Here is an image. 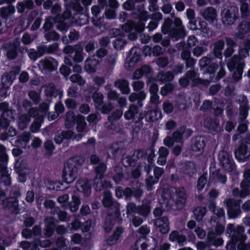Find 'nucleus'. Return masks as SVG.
<instances>
[{
	"label": "nucleus",
	"mask_w": 250,
	"mask_h": 250,
	"mask_svg": "<svg viewBox=\"0 0 250 250\" xmlns=\"http://www.w3.org/2000/svg\"><path fill=\"white\" fill-rule=\"evenodd\" d=\"M180 238H182L183 240H184L185 239V236L184 235H180L177 231H172L169 234V240L171 242L179 241Z\"/></svg>",
	"instance_id": "57"
},
{
	"label": "nucleus",
	"mask_w": 250,
	"mask_h": 250,
	"mask_svg": "<svg viewBox=\"0 0 250 250\" xmlns=\"http://www.w3.org/2000/svg\"><path fill=\"white\" fill-rule=\"evenodd\" d=\"M218 160L222 167L228 172H232L236 168V165L231 154L225 150L219 152Z\"/></svg>",
	"instance_id": "8"
},
{
	"label": "nucleus",
	"mask_w": 250,
	"mask_h": 250,
	"mask_svg": "<svg viewBox=\"0 0 250 250\" xmlns=\"http://www.w3.org/2000/svg\"><path fill=\"white\" fill-rule=\"evenodd\" d=\"M174 78V75L171 71H167L163 74L161 76V81L163 83L169 82Z\"/></svg>",
	"instance_id": "53"
},
{
	"label": "nucleus",
	"mask_w": 250,
	"mask_h": 250,
	"mask_svg": "<svg viewBox=\"0 0 250 250\" xmlns=\"http://www.w3.org/2000/svg\"><path fill=\"white\" fill-rule=\"evenodd\" d=\"M13 77L10 74L3 75L1 78L0 86L9 88L13 83Z\"/></svg>",
	"instance_id": "46"
},
{
	"label": "nucleus",
	"mask_w": 250,
	"mask_h": 250,
	"mask_svg": "<svg viewBox=\"0 0 250 250\" xmlns=\"http://www.w3.org/2000/svg\"><path fill=\"white\" fill-rule=\"evenodd\" d=\"M238 33L236 34L237 38L243 39L244 35L250 31V21H242L237 27Z\"/></svg>",
	"instance_id": "23"
},
{
	"label": "nucleus",
	"mask_w": 250,
	"mask_h": 250,
	"mask_svg": "<svg viewBox=\"0 0 250 250\" xmlns=\"http://www.w3.org/2000/svg\"><path fill=\"white\" fill-rule=\"evenodd\" d=\"M97 62L94 59L88 58L85 61V69L89 73H93L95 72V66Z\"/></svg>",
	"instance_id": "45"
},
{
	"label": "nucleus",
	"mask_w": 250,
	"mask_h": 250,
	"mask_svg": "<svg viewBox=\"0 0 250 250\" xmlns=\"http://www.w3.org/2000/svg\"><path fill=\"white\" fill-rule=\"evenodd\" d=\"M185 132V128L183 126H180L173 132L172 137L175 142L180 143L182 141Z\"/></svg>",
	"instance_id": "41"
},
{
	"label": "nucleus",
	"mask_w": 250,
	"mask_h": 250,
	"mask_svg": "<svg viewBox=\"0 0 250 250\" xmlns=\"http://www.w3.org/2000/svg\"><path fill=\"white\" fill-rule=\"evenodd\" d=\"M195 164L193 162H187L183 167V172L186 175L191 176L195 173Z\"/></svg>",
	"instance_id": "39"
},
{
	"label": "nucleus",
	"mask_w": 250,
	"mask_h": 250,
	"mask_svg": "<svg viewBox=\"0 0 250 250\" xmlns=\"http://www.w3.org/2000/svg\"><path fill=\"white\" fill-rule=\"evenodd\" d=\"M102 204L103 206L106 208L114 209V210L116 208H118L116 206L117 203L113 201L112 193L107 189L104 191Z\"/></svg>",
	"instance_id": "18"
},
{
	"label": "nucleus",
	"mask_w": 250,
	"mask_h": 250,
	"mask_svg": "<svg viewBox=\"0 0 250 250\" xmlns=\"http://www.w3.org/2000/svg\"><path fill=\"white\" fill-rule=\"evenodd\" d=\"M236 159L239 162H245L250 157V136L241 139L234 150Z\"/></svg>",
	"instance_id": "2"
},
{
	"label": "nucleus",
	"mask_w": 250,
	"mask_h": 250,
	"mask_svg": "<svg viewBox=\"0 0 250 250\" xmlns=\"http://www.w3.org/2000/svg\"><path fill=\"white\" fill-rule=\"evenodd\" d=\"M240 188H241L240 197H244L248 196L250 194V180H243L240 183Z\"/></svg>",
	"instance_id": "35"
},
{
	"label": "nucleus",
	"mask_w": 250,
	"mask_h": 250,
	"mask_svg": "<svg viewBox=\"0 0 250 250\" xmlns=\"http://www.w3.org/2000/svg\"><path fill=\"white\" fill-rule=\"evenodd\" d=\"M92 184V181L83 178L77 181L76 186L79 192L83 193L85 197H88L91 193Z\"/></svg>",
	"instance_id": "11"
},
{
	"label": "nucleus",
	"mask_w": 250,
	"mask_h": 250,
	"mask_svg": "<svg viewBox=\"0 0 250 250\" xmlns=\"http://www.w3.org/2000/svg\"><path fill=\"white\" fill-rule=\"evenodd\" d=\"M173 24V21L172 19L169 18H166L164 22L161 26V31L162 33L164 35H166L167 34H169L170 32V31L172 30L173 28H172V26Z\"/></svg>",
	"instance_id": "38"
},
{
	"label": "nucleus",
	"mask_w": 250,
	"mask_h": 250,
	"mask_svg": "<svg viewBox=\"0 0 250 250\" xmlns=\"http://www.w3.org/2000/svg\"><path fill=\"white\" fill-rule=\"evenodd\" d=\"M89 94H92V98L95 104L100 106L103 103L104 96L101 92H97L98 88L94 86H90L88 88Z\"/></svg>",
	"instance_id": "21"
},
{
	"label": "nucleus",
	"mask_w": 250,
	"mask_h": 250,
	"mask_svg": "<svg viewBox=\"0 0 250 250\" xmlns=\"http://www.w3.org/2000/svg\"><path fill=\"white\" fill-rule=\"evenodd\" d=\"M64 103L66 108L69 109H74L77 106L76 100L72 98H67L64 101Z\"/></svg>",
	"instance_id": "63"
},
{
	"label": "nucleus",
	"mask_w": 250,
	"mask_h": 250,
	"mask_svg": "<svg viewBox=\"0 0 250 250\" xmlns=\"http://www.w3.org/2000/svg\"><path fill=\"white\" fill-rule=\"evenodd\" d=\"M151 69L149 66L145 65L141 69L134 71L133 74L134 79H139L144 75H147L151 72Z\"/></svg>",
	"instance_id": "34"
},
{
	"label": "nucleus",
	"mask_w": 250,
	"mask_h": 250,
	"mask_svg": "<svg viewBox=\"0 0 250 250\" xmlns=\"http://www.w3.org/2000/svg\"><path fill=\"white\" fill-rule=\"evenodd\" d=\"M240 238H236L235 236H233L230 238V241L227 244V250H236L237 244L238 250H244V243L247 239V236L242 235H240Z\"/></svg>",
	"instance_id": "13"
},
{
	"label": "nucleus",
	"mask_w": 250,
	"mask_h": 250,
	"mask_svg": "<svg viewBox=\"0 0 250 250\" xmlns=\"http://www.w3.org/2000/svg\"><path fill=\"white\" fill-rule=\"evenodd\" d=\"M216 216V217L214 220L219 221V222L225 221V210L223 208H219L216 210L215 212H213Z\"/></svg>",
	"instance_id": "61"
},
{
	"label": "nucleus",
	"mask_w": 250,
	"mask_h": 250,
	"mask_svg": "<svg viewBox=\"0 0 250 250\" xmlns=\"http://www.w3.org/2000/svg\"><path fill=\"white\" fill-rule=\"evenodd\" d=\"M157 180L154 179L152 176H149L146 179V188L147 191H151L153 189V185L157 183Z\"/></svg>",
	"instance_id": "56"
},
{
	"label": "nucleus",
	"mask_w": 250,
	"mask_h": 250,
	"mask_svg": "<svg viewBox=\"0 0 250 250\" xmlns=\"http://www.w3.org/2000/svg\"><path fill=\"white\" fill-rule=\"evenodd\" d=\"M44 93L47 98H52L58 97L61 94V91L56 88L53 83H51L46 85Z\"/></svg>",
	"instance_id": "26"
},
{
	"label": "nucleus",
	"mask_w": 250,
	"mask_h": 250,
	"mask_svg": "<svg viewBox=\"0 0 250 250\" xmlns=\"http://www.w3.org/2000/svg\"><path fill=\"white\" fill-rule=\"evenodd\" d=\"M216 58L208 55L200 60L199 64L204 74H214L219 67V61Z\"/></svg>",
	"instance_id": "4"
},
{
	"label": "nucleus",
	"mask_w": 250,
	"mask_h": 250,
	"mask_svg": "<svg viewBox=\"0 0 250 250\" xmlns=\"http://www.w3.org/2000/svg\"><path fill=\"white\" fill-rule=\"evenodd\" d=\"M169 35L172 39L178 41L180 39L184 38L187 36V33L185 28H173L170 31Z\"/></svg>",
	"instance_id": "31"
},
{
	"label": "nucleus",
	"mask_w": 250,
	"mask_h": 250,
	"mask_svg": "<svg viewBox=\"0 0 250 250\" xmlns=\"http://www.w3.org/2000/svg\"><path fill=\"white\" fill-rule=\"evenodd\" d=\"M164 209L157 207L153 210L154 217H157L154 220V225L159 228V231L163 234H167L170 230L169 219L167 216L161 217Z\"/></svg>",
	"instance_id": "3"
},
{
	"label": "nucleus",
	"mask_w": 250,
	"mask_h": 250,
	"mask_svg": "<svg viewBox=\"0 0 250 250\" xmlns=\"http://www.w3.org/2000/svg\"><path fill=\"white\" fill-rule=\"evenodd\" d=\"M70 80L72 83H77L80 86H83L85 83V81L79 74H74L70 77Z\"/></svg>",
	"instance_id": "48"
},
{
	"label": "nucleus",
	"mask_w": 250,
	"mask_h": 250,
	"mask_svg": "<svg viewBox=\"0 0 250 250\" xmlns=\"http://www.w3.org/2000/svg\"><path fill=\"white\" fill-rule=\"evenodd\" d=\"M209 181L211 182L220 183L225 184L227 181V177L223 174L220 169H215L212 171L211 167L209 168Z\"/></svg>",
	"instance_id": "17"
},
{
	"label": "nucleus",
	"mask_w": 250,
	"mask_h": 250,
	"mask_svg": "<svg viewBox=\"0 0 250 250\" xmlns=\"http://www.w3.org/2000/svg\"><path fill=\"white\" fill-rule=\"evenodd\" d=\"M8 161V156L5 152V147L4 146L0 145V163L7 164Z\"/></svg>",
	"instance_id": "55"
},
{
	"label": "nucleus",
	"mask_w": 250,
	"mask_h": 250,
	"mask_svg": "<svg viewBox=\"0 0 250 250\" xmlns=\"http://www.w3.org/2000/svg\"><path fill=\"white\" fill-rule=\"evenodd\" d=\"M207 209L205 207H198L193 210L194 218L197 222H201L203 217L206 215Z\"/></svg>",
	"instance_id": "36"
},
{
	"label": "nucleus",
	"mask_w": 250,
	"mask_h": 250,
	"mask_svg": "<svg viewBox=\"0 0 250 250\" xmlns=\"http://www.w3.org/2000/svg\"><path fill=\"white\" fill-rule=\"evenodd\" d=\"M29 98L35 104H39L40 101V95L35 90H31L28 93Z\"/></svg>",
	"instance_id": "62"
},
{
	"label": "nucleus",
	"mask_w": 250,
	"mask_h": 250,
	"mask_svg": "<svg viewBox=\"0 0 250 250\" xmlns=\"http://www.w3.org/2000/svg\"><path fill=\"white\" fill-rule=\"evenodd\" d=\"M40 63L42 69L46 72H53L56 70L58 65L57 61L51 57L42 60Z\"/></svg>",
	"instance_id": "19"
},
{
	"label": "nucleus",
	"mask_w": 250,
	"mask_h": 250,
	"mask_svg": "<svg viewBox=\"0 0 250 250\" xmlns=\"http://www.w3.org/2000/svg\"><path fill=\"white\" fill-rule=\"evenodd\" d=\"M139 108L137 105L135 104H131L128 110L125 112L124 117L127 120H130L132 119L135 121V117L136 115L138 114ZM137 122V121H135Z\"/></svg>",
	"instance_id": "27"
},
{
	"label": "nucleus",
	"mask_w": 250,
	"mask_h": 250,
	"mask_svg": "<svg viewBox=\"0 0 250 250\" xmlns=\"http://www.w3.org/2000/svg\"><path fill=\"white\" fill-rule=\"evenodd\" d=\"M76 124L77 125V131L79 132H83L85 127L86 123L84 121L83 117L82 116H81L79 119H78L77 122H76Z\"/></svg>",
	"instance_id": "58"
},
{
	"label": "nucleus",
	"mask_w": 250,
	"mask_h": 250,
	"mask_svg": "<svg viewBox=\"0 0 250 250\" xmlns=\"http://www.w3.org/2000/svg\"><path fill=\"white\" fill-rule=\"evenodd\" d=\"M129 53L132 56L129 60L128 64L130 66H134L141 59V56L140 50L138 48H132L130 50Z\"/></svg>",
	"instance_id": "29"
},
{
	"label": "nucleus",
	"mask_w": 250,
	"mask_h": 250,
	"mask_svg": "<svg viewBox=\"0 0 250 250\" xmlns=\"http://www.w3.org/2000/svg\"><path fill=\"white\" fill-rule=\"evenodd\" d=\"M125 229L123 227H117L113 234L106 239V243L108 246H112L122 240V235Z\"/></svg>",
	"instance_id": "15"
},
{
	"label": "nucleus",
	"mask_w": 250,
	"mask_h": 250,
	"mask_svg": "<svg viewBox=\"0 0 250 250\" xmlns=\"http://www.w3.org/2000/svg\"><path fill=\"white\" fill-rule=\"evenodd\" d=\"M146 98V94L144 91H141L138 93H132L128 97V100L131 103L137 101V105L141 108L143 106L142 101Z\"/></svg>",
	"instance_id": "24"
},
{
	"label": "nucleus",
	"mask_w": 250,
	"mask_h": 250,
	"mask_svg": "<svg viewBox=\"0 0 250 250\" xmlns=\"http://www.w3.org/2000/svg\"><path fill=\"white\" fill-rule=\"evenodd\" d=\"M96 45H97L96 42L93 40L89 41L85 45V51L87 53L91 54L95 49Z\"/></svg>",
	"instance_id": "64"
},
{
	"label": "nucleus",
	"mask_w": 250,
	"mask_h": 250,
	"mask_svg": "<svg viewBox=\"0 0 250 250\" xmlns=\"http://www.w3.org/2000/svg\"><path fill=\"white\" fill-rule=\"evenodd\" d=\"M241 3L240 11L242 18L248 17L250 14L249 5L246 1H240Z\"/></svg>",
	"instance_id": "51"
},
{
	"label": "nucleus",
	"mask_w": 250,
	"mask_h": 250,
	"mask_svg": "<svg viewBox=\"0 0 250 250\" xmlns=\"http://www.w3.org/2000/svg\"><path fill=\"white\" fill-rule=\"evenodd\" d=\"M15 8L14 5L2 7L0 8V16L2 19L7 20L15 12Z\"/></svg>",
	"instance_id": "32"
},
{
	"label": "nucleus",
	"mask_w": 250,
	"mask_h": 250,
	"mask_svg": "<svg viewBox=\"0 0 250 250\" xmlns=\"http://www.w3.org/2000/svg\"><path fill=\"white\" fill-rule=\"evenodd\" d=\"M99 106L100 107L98 108V110H100L102 113L104 114L109 113L113 108L112 105L110 103L105 104L103 103L102 104Z\"/></svg>",
	"instance_id": "54"
},
{
	"label": "nucleus",
	"mask_w": 250,
	"mask_h": 250,
	"mask_svg": "<svg viewBox=\"0 0 250 250\" xmlns=\"http://www.w3.org/2000/svg\"><path fill=\"white\" fill-rule=\"evenodd\" d=\"M129 82L126 79H119L114 83L115 87L120 90L122 94L127 95L130 92Z\"/></svg>",
	"instance_id": "22"
},
{
	"label": "nucleus",
	"mask_w": 250,
	"mask_h": 250,
	"mask_svg": "<svg viewBox=\"0 0 250 250\" xmlns=\"http://www.w3.org/2000/svg\"><path fill=\"white\" fill-rule=\"evenodd\" d=\"M106 169V165L104 162L100 163L95 167L94 168V171L96 174L95 180H102Z\"/></svg>",
	"instance_id": "30"
},
{
	"label": "nucleus",
	"mask_w": 250,
	"mask_h": 250,
	"mask_svg": "<svg viewBox=\"0 0 250 250\" xmlns=\"http://www.w3.org/2000/svg\"><path fill=\"white\" fill-rule=\"evenodd\" d=\"M21 47L19 42H14L9 45L6 52V56L9 60H14L17 57L18 52H21Z\"/></svg>",
	"instance_id": "20"
},
{
	"label": "nucleus",
	"mask_w": 250,
	"mask_h": 250,
	"mask_svg": "<svg viewBox=\"0 0 250 250\" xmlns=\"http://www.w3.org/2000/svg\"><path fill=\"white\" fill-rule=\"evenodd\" d=\"M81 115L76 116L73 111L69 110L66 113L65 125L66 128H70L76 125L78 119Z\"/></svg>",
	"instance_id": "25"
},
{
	"label": "nucleus",
	"mask_w": 250,
	"mask_h": 250,
	"mask_svg": "<svg viewBox=\"0 0 250 250\" xmlns=\"http://www.w3.org/2000/svg\"><path fill=\"white\" fill-rule=\"evenodd\" d=\"M122 164L125 167H135L137 160L134 155H127L122 159Z\"/></svg>",
	"instance_id": "37"
},
{
	"label": "nucleus",
	"mask_w": 250,
	"mask_h": 250,
	"mask_svg": "<svg viewBox=\"0 0 250 250\" xmlns=\"http://www.w3.org/2000/svg\"><path fill=\"white\" fill-rule=\"evenodd\" d=\"M225 42L223 39L216 41L213 44V49L208 56L219 59V62H222L223 58L222 51L224 48Z\"/></svg>",
	"instance_id": "16"
},
{
	"label": "nucleus",
	"mask_w": 250,
	"mask_h": 250,
	"mask_svg": "<svg viewBox=\"0 0 250 250\" xmlns=\"http://www.w3.org/2000/svg\"><path fill=\"white\" fill-rule=\"evenodd\" d=\"M203 81L202 79L199 78V74L193 69L187 71L184 76L179 79V83L183 87H187L191 82V85L194 87L203 84Z\"/></svg>",
	"instance_id": "6"
},
{
	"label": "nucleus",
	"mask_w": 250,
	"mask_h": 250,
	"mask_svg": "<svg viewBox=\"0 0 250 250\" xmlns=\"http://www.w3.org/2000/svg\"><path fill=\"white\" fill-rule=\"evenodd\" d=\"M222 21L224 24L231 25L239 18L238 8L236 6H228L221 13Z\"/></svg>",
	"instance_id": "7"
},
{
	"label": "nucleus",
	"mask_w": 250,
	"mask_h": 250,
	"mask_svg": "<svg viewBox=\"0 0 250 250\" xmlns=\"http://www.w3.org/2000/svg\"><path fill=\"white\" fill-rule=\"evenodd\" d=\"M207 178L206 174H203L199 177L196 185V189L198 193H200V192L203 190L207 184Z\"/></svg>",
	"instance_id": "44"
},
{
	"label": "nucleus",
	"mask_w": 250,
	"mask_h": 250,
	"mask_svg": "<svg viewBox=\"0 0 250 250\" xmlns=\"http://www.w3.org/2000/svg\"><path fill=\"white\" fill-rule=\"evenodd\" d=\"M175 188L170 186L167 188H164L161 194V198L163 203L166 204L169 208L173 209L175 206Z\"/></svg>",
	"instance_id": "10"
},
{
	"label": "nucleus",
	"mask_w": 250,
	"mask_h": 250,
	"mask_svg": "<svg viewBox=\"0 0 250 250\" xmlns=\"http://www.w3.org/2000/svg\"><path fill=\"white\" fill-rule=\"evenodd\" d=\"M77 49L74 52V55L73 56V60L77 62H81L83 60V48L81 46V45H79L78 46H77Z\"/></svg>",
	"instance_id": "47"
},
{
	"label": "nucleus",
	"mask_w": 250,
	"mask_h": 250,
	"mask_svg": "<svg viewBox=\"0 0 250 250\" xmlns=\"http://www.w3.org/2000/svg\"><path fill=\"white\" fill-rule=\"evenodd\" d=\"M150 206L147 204H142L141 206H138V210L137 214L143 217H147L150 212Z\"/></svg>",
	"instance_id": "43"
},
{
	"label": "nucleus",
	"mask_w": 250,
	"mask_h": 250,
	"mask_svg": "<svg viewBox=\"0 0 250 250\" xmlns=\"http://www.w3.org/2000/svg\"><path fill=\"white\" fill-rule=\"evenodd\" d=\"M118 219H122L119 208H116L112 211H108L104 223V231L106 233L109 232Z\"/></svg>",
	"instance_id": "9"
},
{
	"label": "nucleus",
	"mask_w": 250,
	"mask_h": 250,
	"mask_svg": "<svg viewBox=\"0 0 250 250\" xmlns=\"http://www.w3.org/2000/svg\"><path fill=\"white\" fill-rule=\"evenodd\" d=\"M175 207L177 209L183 208L186 202L187 193L184 187L175 188Z\"/></svg>",
	"instance_id": "12"
},
{
	"label": "nucleus",
	"mask_w": 250,
	"mask_h": 250,
	"mask_svg": "<svg viewBox=\"0 0 250 250\" xmlns=\"http://www.w3.org/2000/svg\"><path fill=\"white\" fill-rule=\"evenodd\" d=\"M44 37L48 42H50L58 41L60 36L57 32L53 31L45 34Z\"/></svg>",
	"instance_id": "50"
},
{
	"label": "nucleus",
	"mask_w": 250,
	"mask_h": 250,
	"mask_svg": "<svg viewBox=\"0 0 250 250\" xmlns=\"http://www.w3.org/2000/svg\"><path fill=\"white\" fill-rule=\"evenodd\" d=\"M78 169L76 163L68 162L64 164L62 170V182L67 184L73 183L77 177Z\"/></svg>",
	"instance_id": "5"
},
{
	"label": "nucleus",
	"mask_w": 250,
	"mask_h": 250,
	"mask_svg": "<svg viewBox=\"0 0 250 250\" xmlns=\"http://www.w3.org/2000/svg\"><path fill=\"white\" fill-rule=\"evenodd\" d=\"M162 118L161 111L159 109L152 110L150 112L149 120L152 122L158 120Z\"/></svg>",
	"instance_id": "52"
},
{
	"label": "nucleus",
	"mask_w": 250,
	"mask_h": 250,
	"mask_svg": "<svg viewBox=\"0 0 250 250\" xmlns=\"http://www.w3.org/2000/svg\"><path fill=\"white\" fill-rule=\"evenodd\" d=\"M65 240L64 236L59 237L56 241L57 247L60 250H65L67 247Z\"/></svg>",
	"instance_id": "60"
},
{
	"label": "nucleus",
	"mask_w": 250,
	"mask_h": 250,
	"mask_svg": "<svg viewBox=\"0 0 250 250\" xmlns=\"http://www.w3.org/2000/svg\"><path fill=\"white\" fill-rule=\"evenodd\" d=\"M203 17L209 22H213L216 19V11L212 7H208L202 14Z\"/></svg>",
	"instance_id": "33"
},
{
	"label": "nucleus",
	"mask_w": 250,
	"mask_h": 250,
	"mask_svg": "<svg viewBox=\"0 0 250 250\" xmlns=\"http://www.w3.org/2000/svg\"><path fill=\"white\" fill-rule=\"evenodd\" d=\"M226 235L230 238L233 236H235L236 238H240V235L247 236L245 234V228L243 226L238 225L235 228L234 224L230 223L227 225Z\"/></svg>",
	"instance_id": "14"
},
{
	"label": "nucleus",
	"mask_w": 250,
	"mask_h": 250,
	"mask_svg": "<svg viewBox=\"0 0 250 250\" xmlns=\"http://www.w3.org/2000/svg\"><path fill=\"white\" fill-rule=\"evenodd\" d=\"M227 66L230 72H233L232 78L235 82L242 79L245 63L244 60H241L240 56L234 55L229 60Z\"/></svg>",
	"instance_id": "1"
},
{
	"label": "nucleus",
	"mask_w": 250,
	"mask_h": 250,
	"mask_svg": "<svg viewBox=\"0 0 250 250\" xmlns=\"http://www.w3.org/2000/svg\"><path fill=\"white\" fill-rule=\"evenodd\" d=\"M124 178V175L122 170H120L119 171H116V170H115V173L113 174L112 177L113 181H114L117 184H120Z\"/></svg>",
	"instance_id": "59"
},
{
	"label": "nucleus",
	"mask_w": 250,
	"mask_h": 250,
	"mask_svg": "<svg viewBox=\"0 0 250 250\" xmlns=\"http://www.w3.org/2000/svg\"><path fill=\"white\" fill-rule=\"evenodd\" d=\"M56 225L53 221H50L46 223L44 229V235L47 238L51 237L55 229Z\"/></svg>",
	"instance_id": "42"
},
{
	"label": "nucleus",
	"mask_w": 250,
	"mask_h": 250,
	"mask_svg": "<svg viewBox=\"0 0 250 250\" xmlns=\"http://www.w3.org/2000/svg\"><path fill=\"white\" fill-rule=\"evenodd\" d=\"M174 90V85L170 83H166L164 86L161 87L160 90V94L163 96H167L168 93H170Z\"/></svg>",
	"instance_id": "49"
},
{
	"label": "nucleus",
	"mask_w": 250,
	"mask_h": 250,
	"mask_svg": "<svg viewBox=\"0 0 250 250\" xmlns=\"http://www.w3.org/2000/svg\"><path fill=\"white\" fill-rule=\"evenodd\" d=\"M206 146V138L203 136L195 138L192 149L193 151L202 152Z\"/></svg>",
	"instance_id": "28"
},
{
	"label": "nucleus",
	"mask_w": 250,
	"mask_h": 250,
	"mask_svg": "<svg viewBox=\"0 0 250 250\" xmlns=\"http://www.w3.org/2000/svg\"><path fill=\"white\" fill-rule=\"evenodd\" d=\"M229 207L228 215L230 217H235L240 212V209L236 208V203L234 201H230L227 203Z\"/></svg>",
	"instance_id": "40"
}]
</instances>
